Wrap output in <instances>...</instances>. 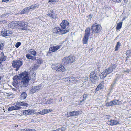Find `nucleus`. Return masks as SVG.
<instances>
[{
  "label": "nucleus",
  "instance_id": "f257e3e1",
  "mask_svg": "<svg viewBox=\"0 0 131 131\" xmlns=\"http://www.w3.org/2000/svg\"><path fill=\"white\" fill-rule=\"evenodd\" d=\"M19 78L21 79L19 83L21 87L24 88L27 87L29 84V81L31 79L29 73L27 72H24L19 75Z\"/></svg>",
  "mask_w": 131,
  "mask_h": 131
},
{
  "label": "nucleus",
  "instance_id": "f03ea898",
  "mask_svg": "<svg viewBox=\"0 0 131 131\" xmlns=\"http://www.w3.org/2000/svg\"><path fill=\"white\" fill-rule=\"evenodd\" d=\"M102 28L101 25H98L97 23L94 24L91 26V29L92 33L94 34V37L96 38L101 32Z\"/></svg>",
  "mask_w": 131,
  "mask_h": 131
},
{
  "label": "nucleus",
  "instance_id": "7ed1b4c3",
  "mask_svg": "<svg viewBox=\"0 0 131 131\" xmlns=\"http://www.w3.org/2000/svg\"><path fill=\"white\" fill-rule=\"evenodd\" d=\"M117 65L116 64H111L109 67L103 71L101 73V74L105 77L107 75L111 73L113 70L116 68Z\"/></svg>",
  "mask_w": 131,
  "mask_h": 131
},
{
  "label": "nucleus",
  "instance_id": "20e7f679",
  "mask_svg": "<svg viewBox=\"0 0 131 131\" xmlns=\"http://www.w3.org/2000/svg\"><path fill=\"white\" fill-rule=\"evenodd\" d=\"M60 26L65 31L66 34L69 32L70 30V27L69 22L66 20H63L60 24Z\"/></svg>",
  "mask_w": 131,
  "mask_h": 131
},
{
  "label": "nucleus",
  "instance_id": "39448f33",
  "mask_svg": "<svg viewBox=\"0 0 131 131\" xmlns=\"http://www.w3.org/2000/svg\"><path fill=\"white\" fill-rule=\"evenodd\" d=\"M51 67L53 70H55L58 72H63L66 70L65 67L61 64H52L51 66Z\"/></svg>",
  "mask_w": 131,
  "mask_h": 131
},
{
  "label": "nucleus",
  "instance_id": "423d86ee",
  "mask_svg": "<svg viewBox=\"0 0 131 131\" xmlns=\"http://www.w3.org/2000/svg\"><path fill=\"white\" fill-rule=\"evenodd\" d=\"M75 59L74 57L71 56H69L64 58L63 62L65 64L67 65L73 63Z\"/></svg>",
  "mask_w": 131,
  "mask_h": 131
},
{
  "label": "nucleus",
  "instance_id": "0eeeda50",
  "mask_svg": "<svg viewBox=\"0 0 131 131\" xmlns=\"http://www.w3.org/2000/svg\"><path fill=\"white\" fill-rule=\"evenodd\" d=\"M90 29L87 28L85 31V35L83 39V43L84 44H86L88 43L89 37L90 34Z\"/></svg>",
  "mask_w": 131,
  "mask_h": 131
},
{
  "label": "nucleus",
  "instance_id": "6e6552de",
  "mask_svg": "<svg viewBox=\"0 0 131 131\" xmlns=\"http://www.w3.org/2000/svg\"><path fill=\"white\" fill-rule=\"evenodd\" d=\"M22 62L20 60H13L12 61V66L15 68V70L18 71L22 65Z\"/></svg>",
  "mask_w": 131,
  "mask_h": 131
},
{
  "label": "nucleus",
  "instance_id": "1a4fd4ad",
  "mask_svg": "<svg viewBox=\"0 0 131 131\" xmlns=\"http://www.w3.org/2000/svg\"><path fill=\"white\" fill-rule=\"evenodd\" d=\"M17 28L19 29L22 30H26L27 29V24L25 23L24 22L19 21L17 22Z\"/></svg>",
  "mask_w": 131,
  "mask_h": 131
},
{
  "label": "nucleus",
  "instance_id": "9d476101",
  "mask_svg": "<svg viewBox=\"0 0 131 131\" xmlns=\"http://www.w3.org/2000/svg\"><path fill=\"white\" fill-rule=\"evenodd\" d=\"M97 71L95 70L92 71L90 74V77L91 80L92 81L94 80L97 79Z\"/></svg>",
  "mask_w": 131,
  "mask_h": 131
},
{
  "label": "nucleus",
  "instance_id": "9b49d317",
  "mask_svg": "<svg viewBox=\"0 0 131 131\" xmlns=\"http://www.w3.org/2000/svg\"><path fill=\"white\" fill-rule=\"evenodd\" d=\"M64 31L63 29H61L59 27H55L53 30V33L59 35H62L66 34Z\"/></svg>",
  "mask_w": 131,
  "mask_h": 131
},
{
  "label": "nucleus",
  "instance_id": "f8f14e48",
  "mask_svg": "<svg viewBox=\"0 0 131 131\" xmlns=\"http://www.w3.org/2000/svg\"><path fill=\"white\" fill-rule=\"evenodd\" d=\"M61 45H57L54 46L50 48L49 50V53H51L52 52H55L59 49L61 47Z\"/></svg>",
  "mask_w": 131,
  "mask_h": 131
},
{
  "label": "nucleus",
  "instance_id": "ddd939ff",
  "mask_svg": "<svg viewBox=\"0 0 131 131\" xmlns=\"http://www.w3.org/2000/svg\"><path fill=\"white\" fill-rule=\"evenodd\" d=\"M41 86L40 85L37 86H33L32 89L30 91V92L34 93L38 92L39 90H40Z\"/></svg>",
  "mask_w": 131,
  "mask_h": 131
},
{
  "label": "nucleus",
  "instance_id": "4468645a",
  "mask_svg": "<svg viewBox=\"0 0 131 131\" xmlns=\"http://www.w3.org/2000/svg\"><path fill=\"white\" fill-rule=\"evenodd\" d=\"M47 15L53 19H55L57 18V14L53 12L52 10L48 11Z\"/></svg>",
  "mask_w": 131,
  "mask_h": 131
},
{
  "label": "nucleus",
  "instance_id": "2eb2a0df",
  "mask_svg": "<svg viewBox=\"0 0 131 131\" xmlns=\"http://www.w3.org/2000/svg\"><path fill=\"white\" fill-rule=\"evenodd\" d=\"M110 125L113 126L114 125H116L119 124V122L118 121L116 120H111L109 122H108Z\"/></svg>",
  "mask_w": 131,
  "mask_h": 131
},
{
  "label": "nucleus",
  "instance_id": "dca6fc26",
  "mask_svg": "<svg viewBox=\"0 0 131 131\" xmlns=\"http://www.w3.org/2000/svg\"><path fill=\"white\" fill-rule=\"evenodd\" d=\"M105 83L103 81H102L98 86L96 88V91H98L99 90L103 88L104 87V85Z\"/></svg>",
  "mask_w": 131,
  "mask_h": 131
},
{
  "label": "nucleus",
  "instance_id": "f3484780",
  "mask_svg": "<svg viewBox=\"0 0 131 131\" xmlns=\"http://www.w3.org/2000/svg\"><path fill=\"white\" fill-rule=\"evenodd\" d=\"M32 111L30 109L23 110V114L25 115H30L32 114Z\"/></svg>",
  "mask_w": 131,
  "mask_h": 131
},
{
  "label": "nucleus",
  "instance_id": "a211bd4d",
  "mask_svg": "<svg viewBox=\"0 0 131 131\" xmlns=\"http://www.w3.org/2000/svg\"><path fill=\"white\" fill-rule=\"evenodd\" d=\"M17 22L12 21L9 24V26L12 28H17Z\"/></svg>",
  "mask_w": 131,
  "mask_h": 131
},
{
  "label": "nucleus",
  "instance_id": "6ab92c4d",
  "mask_svg": "<svg viewBox=\"0 0 131 131\" xmlns=\"http://www.w3.org/2000/svg\"><path fill=\"white\" fill-rule=\"evenodd\" d=\"M30 10L29 7L25 8L24 9L22 10L20 12L21 14H24L25 13L28 14L29 11Z\"/></svg>",
  "mask_w": 131,
  "mask_h": 131
},
{
  "label": "nucleus",
  "instance_id": "aec40b11",
  "mask_svg": "<svg viewBox=\"0 0 131 131\" xmlns=\"http://www.w3.org/2000/svg\"><path fill=\"white\" fill-rule=\"evenodd\" d=\"M27 96L26 93L25 92H23L20 96V98L21 100H24L25 99Z\"/></svg>",
  "mask_w": 131,
  "mask_h": 131
},
{
  "label": "nucleus",
  "instance_id": "412c9836",
  "mask_svg": "<svg viewBox=\"0 0 131 131\" xmlns=\"http://www.w3.org/2000/svg\"><path fill=\"white\" fill-rule=\"evenodd\" d=\"M38 4H35L33 5H32L31 6L29 7L30 10H33L35 9L36 8H38Z\"/></svg>",
  "mask_w": 131,
  "mask_h": 131
},
{
  "label": "nucleus",
  "instance_id": "4be33fe9",
  "mask_svg": "<svg viewBox=\"0 0 131 131\" xmlns=\"http://www.w3.org/2000/svg\"><path fill=\"white\" fill-rule=\"evenodd\" d=\"M29 53L31 55L36 56V52L33 49H30L28 51Z\"/></svg>",
  "mask_w": 131,
  "mask_h": 131
},
{
  "label": "nucleus",
  "instance_id": "5701e85b",
  "mask_svg": "<svg viewBox=\"0 0 131 131\" xmlns=\"http://www.w3.org/2000/svg\"><path fill=\"white\" fill-rule=\"evenodd\" d=\"M26 57L28 59H32L33 60H36V57H34L33 56L30 54H27L26 55Z\"/></svg>",
  "mask_w": 131,
  "mask_h": 131
},
{
  "label": "nucleus",
  "instance_id": "b1692460",
  "mask_svg": "<svg viewBox=\"0 0 131 131\" xmlns=\"http://www.w3.org/2000/svg\"><path fill=\"white\" fill-rule=\"evenodd\" d=\"M15 104H16V105H18L19 106H27V104L24 103H23L22 102H17L15 103L13 105H15Z\"/></svg>",
  "mask_w": 131,
  "mask_h": 131
},
{
  "label": "nucleus",
  "instance_id": "393cba45",
  "mask_svg": "<svg viewBox=\"0 0 131 131\" xmlns=\"http://www.w3.org/2000/svg\"><path fill=\"white\" fill-rule=\"evenodd\" d=\"M122 23L123 22H120L117 23L116 27V29L117 30H119L121 28L122 25Z\"/></svg>",
  "mask_w": 131,
  "mask_h": 131
},
{
  "label": "nucleus",
  "instance_id": "a878e982",
  "mask_svg": "<svg viewBox=\"0 0 131 131\" xmlns=\"http://www.w3.org/2000/svg\"><path fill=\"white\" fill-rule=\"evenodd\" d=\"M18 82L17 79H15L12 83V84L13 86L16 88H17L18 86Z\"/></svg>",
  "mask_w": 131,
  "mask_h": 131
},
{
  "label": "nucleus",
  "instance_id": "bb28decb",
  "mask_svg": "<svg viewBox=\"0 0 131 131\" xmlns=\"http://www.w3.org/2000/svg\"><path fill=\"white\" fill-rule=\"evenodd\" d=\"M7 59V57L6 56L1 57L0 58V65L1 64L2 62L5 61Z\"/></svg>",
  "mask_w": 131,
  "mask_h": 131
},
{
  "label": "nucleus",
  "instance_id": "cd10ccee",
  "mask_svg": "<svg viewBox=\"0 0 131 131\" xmlns=\"http://www.w3.org/2000/svg\"><path fill=\"white\" fill-rule=\"evenodd\" d=\"M2 35L3 36H7V32H6V29H2V31L1 32Z\"/></svg>",
  "mask_w": 131,
  "mask_h": 131
},
{
  "label": "nucleus",
  "instance_id": "c85d7f7f",
  "mask_svg": "<svg viewBox=\"0 0 131 131\" xmlns=\"http://www.w3.org/2000/svg\"><path fill=\"white\" fill-rule=\"evenodd\" d=\"M31 77V79H32V82H34L36 78V73H33V74H32L31 77Z\"/></svg>",
  "mask_w": 131,
  "mask_h": 131
},
{
  "label": "nucleus",
  "instance_id": "c756f323",
  "mask_svg": "<svg viewBox=\"0 0 131 131\" xmlns=\"http://www.w3.org/2000/svg\"><path fill=\"white\" fill-rule=\"evenodd\" d=\"M79 111H74L72 112L71 113L72 116L78 115L79 113Z\"/></svg>",
  "mask_w": 131,
  "mask_h": 131
},
{
  "label": "nucleus",
  "instance_id": "7c9ffc66",
  "mask_svg": "<svg viewBox=\"0 0 131 131\" xmlns=\"http://www.w3.org/2000/svg\"><path fill=\"white\" fill-rule=\"evenodd\" d=\"M65 79V80L66 81L65 83L67 85H69L71 82L70 79L69 78H67Z\"/></svg>",
  "mask_w": 131,
  "mask_h": 131
},
{
  "label": "nucleus",
  "instance_id": "2f4dec72",
  "mask_svg": "<svg viewBox=\"0 0 131 131\" xmlns=\"http://www.w3.org/2000/svg\"><path fill=\"white\" fill-rule=\"evenodd\" d=\"M88 96V95L87 94H84L83 95V99L81 101H80V103H81L82 102L84 101L86 99Z\"/></svg>",
  "mask_w": 131,
  "mask_h": 131
},
{
  "label": "nucleus",
  "instance_id": "473e14b6",
  "mask_svg": "<svg viewBox=\"0 0 131 131\" xmlns=\"http://www.w3.org/2000/svg\"><path fill=\"white\" fill-rule=\"evenodd\" d=\"M118 101L119 100H115L112 101L113 105L118 104H119Z\"/></svg>",
  "mask_w": 131,
  "mask_h": 131
},
{
  "label": "nucleus",
  "instance_id": "72a5a7b5",
  "mask_svg": "<svg viewBox=\"0 0 131 131\" xmlns=\"http://www.w3.org/2000/svg\"><path fill=\"white\" fill-rule=\"evenodd\" d=\"M120 45L121 43L119 42H117L115 48V51H117L118 50L119 48Z\"/></svg>",
  "mask_w": 131,
  "mask_h": 131
},
{
  "label": "nucleus",
  "instance_id": "f704fd0d",
  "mask_svg": "<svg viewBox=\"0 0 131 131\" xmlns=\"http://www.w3.org/2000/svg\"><path fill=\"white\" fill-rule=\"evenodd\" d=\"M4 45V42L3 41L0 42V49L2 50L3 49Z\"/></svg>",
  "mask_w": 131,
  "mask_h": 131
},
{
  "label": "nucleus",
  "instance_id": "c9c22d12",
  "mask_svg": "<svg viewBox=\"0 0 131 131\" xmlns=\"http://www.w3.org/2000/svg\"><path fill=\"white\" fill-rule=\"evenodd\" d=\"M43 110V113H44V114H47L51 112L50 110V109L48 110L45 109Z\"/></svg>",
  "mask_w": 131,
  "mask_h": 131
},
{
  "label": "nucleus",
  "instance_id": "e433bc0d",
  "mask_svg": "<svg viewBox=\"0 0 131 131\" xmlns=\"http://www.w3.org/2000/svg\"><path fill=\"white\" fill-rule=\"evenodd\" d=\"M106 105L107 106H110L113 105L112 101L106 103Z\"/></svg>",
  "mask_w": 131,
  "mask_h": 131
},
{
  "label": "nucleus",
  "instance_id": "4c0bfd02",
  "mask_svg": "<svg viewBox=\"0 0 131 131\" xmlns=\"http://www.w3.org/2000/svg\"><path fill=\"white\" fill-rule=\"evenodd\" d=\"M37 62L38 63L37 64L40 65V64L42 63V61L41 59H39L37 61Z\"/></svg>",
  "mask_w": 131,
  "mask_h": 131
},
{
  "label": "nucleus",
  "instance_id": "58836bf2",
  "mask_svg": "<svg viewBox=\"0 0 131 131\" xmlns=\"http://www.w3.org/2000/svg\"><path fill=\"white\" fill-rule=\"evenodd\" d=\"M39 66L40 65H39L37 64H35L32 69L34 70L37 69L38 68Z\"/></svg>",
  "mask_w": 131,
  "mask_h": 131
},
{
  "label": "nucleus",
  "instance_id": "ea45409f",
  "mask_svg": "<svg viewBox=\"0 0 131 131\" xmlns=\"http://www.w3.org/2000/svg\"><path fill=\"white\" fill-rule=\"evenodd\" d=\"M4 95L5 96H6L7 97H9L12 94L10 93H5L4 94Z\"/></svg>",
  "mask_w": 131,
  "mask_h": 131
},
{
  "label": "nucleus",
  "instance_id": "a19ab883",
  "mask_svg": "<svg viewBox=\"0 0 131 131\" xmlns=\"http://www.w3.org/2000/svg\"><path fill=\"white\" fill-rule=\"evenodd\" d=\"M126 54L129 56H131V50H129L126 52Z\"/></svg>",
  "mask_w": 131,
  "mask_h": 131
},
{
  "label": "nucleus",
  "instance_id": "79ce46f5",
  "mask_svg": "<svg viewBox=\"0 0 131 131\" xmlns=\"http://www.w3.org/2000/svg\"><path fill=\"white\" fill-rule=\"evenodd\" d=\"M21 43L20 42H17L15 45V46L17 48H18L21 45Z\"/></svg>",
  "mask_w": 131,
  "mask_h": 131
},
{
  "label": "nucleus",
  "instance_id": "37998d69",
  "mask_svg": "<svg viewBox=\"0 0 131 131\" xmlns=\"http://www.w3.org/2000/svg\"><path fill=\"white\" fill-rule=\"evenodd\" d=\"M25 131H36V130L34 129H25Z\"/></svg>",
  "mask_w": 131,
  "mask_h": 131
},
{
  "label": "nucleus",
  "instance_id": "c03bdc74",
  "mask_svg": "<svg viewBox=\"0 0 131 131\" xmlns=\"http://www.w3.org/2000/svg\"><path fill=\"white\" fill-rule=\"evenodd\" d=\"M67 116L68 117L72 116L71 112H68L67 113Z\"/></svg>",
  "mask_w": 131,
  "mask_h": 131
},
{
  "label": "nucleus",
  "instance_id": "a18cd8bd",
  "mask_svg": "<svg viewBox=\"0 0 131 131\" xmlns=\"http://www.w3.org/2000/svg\"><path fill=\"white\" fill-rule=\"evenodd\" d=\"M130 72V70L128 69H127L126 70H124L123 71V72L125 73H128Z\"/></svg>",
  "mask_w": 131,
  "mask_h": 131
},
{
  "label": "nucleus",
  "instance_id": "49530a36",
  "mask_svg": "<svg viewBox=\"0 0 131 131\" xmlns=\"http://www.w3.org/2000/svg\"><path fill=\"white\" fill-rule=\"evenodd\" d=\"M16 104H15V108H16L17 109H16V110H20L21 108V107L20 106H18L17 105H16Z\"/></svg>",
  "mask_w": 131,
  "mask_h": 131
},
{
  "label": "nucleus",
  "instance_id": "de8ad7c7",
  "mask_svg": "<svg viewBox=\"0 0 131 131\" xmlns=\"http://www.w3.org/2000/svg\"><path fill=\"white\" fill-rule=\"evenodd\" d=\"M52 101H53V99H51L50 100H49L48 101H47V102L48 104H50V103H51L52 102Z\"/></svg>",
  "mask_w": 131,
  "mask_h": 131
},
{
  "label": "nucleus",
  "instance_id": "09e8293b",
  "mask_svg": "<svg viewBox=\"0 0 131 131\" xmlns=\"http://www.w3.org/2000/svg\"><path fill=\"white\" fill-rule=\"evenodd\" d=\"M49 2L52 3L54 2H57V0H49Z\"/></svg>",
  "mask_w": 131,
  "mask_h": 131
},
{
  "label": "nucleus",
  "instance_id": "8fccbe9b",
  "mask_svg": "<svg viewBox=\"0 0 131 131\" xmlns=\"http://www.w3.org/2000/svg\"><path fill=\"white\" fill-rule=\"evenodd\" d=\"M6 32H7V36L9 35V34H11V32L7 30H6Z\"/></svg>",
  "mask_w": 131,
  "mask_h": 131
},
{
  "label": "nucleus",
  "instance_id": "3c124183",
  "mask_svg": "<svg viewBox=\"0 0 131 131\" xmlns=\"http://www.w3.org/2000/svg\"><path fill=\"white\" fill-rule=\"evenodd\" d=\"M13 110L12 107H9L8 109V111H10Z\"/></svg>",
  "mask_w": 131,
  "mask_h": 131
},
{
  "label": "nucleus",
  "instance_id": "603ef678",
  "mask_svg": "<svg viewBox=\"0 0 131 131\" xmlns=\"http://www.w3.org/2000/svg\"><path fill=\"white\" fill-rule=\"evenodd\" d=\"M0 57H3V56H4V53L3 52H1V53L0 54Z\"/></svg>",
  "mask_w": 131,
  "mask_h": 131
},
{
  "label": "nucleus",
  "instance_id": "864d4df0",
  "mask_svg": "<svg viewBox=\"0 0 131 131\" xmlns=\"http://www.w3.org/2000/svg\"><path fill=\"white\" fill-rule=\"evenodd\" d=\"M40 114L43 115L44 114V113H43V110H42V111H40Z\"/></svg>",
  "mask_w": 131,
  "mask_h": 131
},
{
  "label": "nucleus",
  "instance_id": "5fc2aeb1",
  "mask_svg": "<svg viewBox=\"0 0 131 131\" xmlns=\"http://www.w3.org/2000/svg\"><path fill=\"white\" fill-rule=\"evenodd\" d=\"M9 0H2V2H4L6 3H7V2L9 1Z\"/></svg>",
  "mask_w": 131,
  "mask_h": 131
},
{
  "label": "nucleus",
  "instance_id": "6e6d98bb",
  "mask_svg": "<svg viewBox=\"0 0 131 131\" xmlns=\"http://www.w3.org/2000/svg\"><path fill=\"white\" fill-rule=\"evenodd\" d=\"M61 130H62V131H64L66 129V128L65 127H63L61 128Z\"/></svg>",
  "mask_w": 131,
  "mask_h": 131
},
{
  "label": "nucleus",
  "instance_id": "4d7b16f0",
  "mask_svg": "<svg viewBox=\"0 0 131 131\" xmlns=\"http://www.w3.org/2000/svg\"><path fill=\"white\" fill-rule=\"evenodd\" d=\"M12 108L13 110H16V109H16V108H15V105H14V106H12Z\"/></svg>",
  "mask_w": 131,
  "mask_h": 131
},
{
  "label": "nucleus",
  "instance_id": "13d9d810",
  "mask_svg": "<svg viewBox=\"0 0 131 131\" xmlns=\"http://www.w3.org/2000/svg\"><path fill=\"white\" fill-rule=\"evenodd\" d=\"M114 2H119L121 0H112Z\"/></svg>",
  "mask_w": 131,
  "mask_h": 131
},
{
  "label": "nucleus",
  "instance_id": "bf43d9fd",
  "mask_svg": "<svg viewBox=\"0 0 131 131\" xmlns=\"http://www.w3.org/2000/svg\"><path fill=\"white\" fill-rule=\"evenodd\" d=\"M127 18V17H124L122 20V21H123V20H124L126 18Z\"/></svg>",
  "mask_w": 131,
  "mask_h": 131
},
{
  "label": "nucleus",
  "instance_id": "052dcab7",
  "mask_svg": "<svg viewBox=\"0 0 131 131\" xmlns=\"http://www.w3.org/2000/svg\"><path fill=\"white\" fill-rule=\"evenodd\" d=\"M84 79L86 80H87L88 79V78L87 77H85L84 78Z\"/></svg>",
  "mask_w": 131,
  "mask_h": 131
},
{
  "label": "nucleus",
  "instance_id": "680f3d73",
  "mask_svg": "<svg viewBox=\"0 0 131 131\" xmlns=\"http://www.w3.org/2000/svg\"><path fill=\"white\" fill-rule=\"evenodd\" d=\"M70 79H72V80H73H73H74V77H71L70 78Z\"/></svg>",
  "mask_w": 131,
  "mask_h": 131
},
{
  "label": "nucleus",
  "instance_id": "e2e57ef3",
  "mask_svg": "<svg viewBox=\"0 0 131 131\" xmlns=\"http://www.w3.org/2000/svg\"><path fill=\"white\" fill-rule=\"evenodd\" d=\"M36 113L37 115L40 114V112H37Z\"/></svg>",
  "mask_w": 131,
  "mask_h": 131
},
{
  "label": "nucleus",
  "instance_id": "0e129e2a",
  "mask_svg": "<svg viewBox=\"0 0 131 131\" xmlns=\"http://www.w3.org/2000/svg\"><path fill=\"white\" fill-rule=\"evenodd\" d=\"M57 131H62V130L61 129V128H59L58 129H57Z\"/></svg>",
  "mask_w": 131,
  "mask_h": 131
},
{
  "label": "nucleus",
  "instance_id": "69168bd1",
  "mask_svg": "<svg viewBox=\"0 0 131 131\" xmlns=\"http://www.w3.org/2000/svg\"><path fill=\"white\" fill-rule=\"evenodd\" d=\"M91 15H89V18H90L91 17ZM92 17H91V18H92Z\"/></svg>",
  "mask_w": 131,
  "mask_h": 131
},
{
  "label": "nucleus",
  "instance_id": "338daca9",
  "mask_svg": "<svg viewBox=\"0 0 131 131\" xmlns=\"http://www.w3.org/2000/svg\"><path fill=\"white\" fill-rule=\"evenodd\" d=\"M18 126V125H16L15 126V127H17Z\"/></svg>",
  "mask_w": 131,
  "mask_h": 131
},
{
  "label": "nucleus",
  "instance_id": "774afa93",
  "mask_svg": "<svg viewBox=\"0 0 131 131\" xmlns=\"http://www.w3.org/2000/svg\"><path fill=\"white\" fill-rule=\"evenodd\" d=\"M52 131H57V130H53Z\"/></svg>",
  "mask_w": 131,
  "mask_h": 131
}]
</instances>
